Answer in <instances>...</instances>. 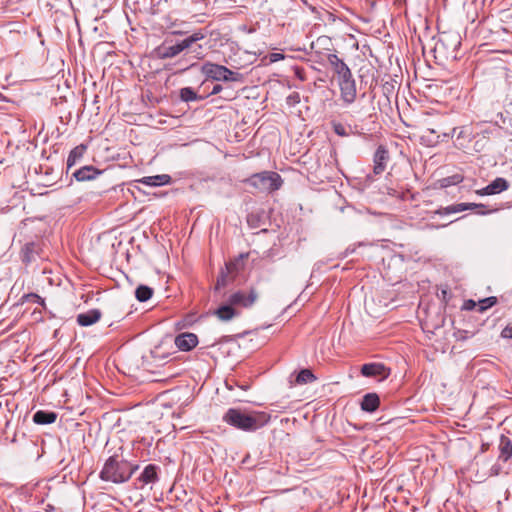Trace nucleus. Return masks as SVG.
<instances>
[{
	"label": "nucleus",
	"instance_id": "e433bc0d",
	"mask_svg": "<svg viewBox=\"0 0 512 512\" xmlns=\"http://www.w3.org/2000/svg\"><path fill=\"white\" fill-rule=\"evenodd\" d=\"M237 263L230 262L226 264V269L228 273L233 272L236 269Z\"/></svg>",
	"mask_w": 512,
	"mask_h": 512
},
{
	"label": "nucleus",
	"instance_id": "a878e982",
	"mask_svg": "<svg viewBox=\"0 0 512 512\" xmlns=\"http://www.w3.org/2000/svg\"><path fill=\"white\" fill-rule=\"evenodd\" d=\"M153 295V289L146 285H140L136 288L135 297L140 302L149 300Z\"/></svg>",
	"mask_w": 512,
	"mask_h": 512
},
{
	"label": "nucleus",
	"instance_id": "f257e3e1",
	"mask_svg": "<svg viewBox=\"0 0 512 512\" xmlns=\"http://www.w3.org/2000/svg\"><path fill=\"white\" fill-rule=\"evenodd\" d=\"M132 448L121 445L109 456L100 472L101 480H130L139 469V465L131 461Z\"/></svg>",
	"mask_w": 512,
	"mask_h": 512
},
{
	"label": "nucleus",
	"instance_id": "a19ab883",
	"mask_svg": "<svg viewBox=\"0 0 512 512\" xmlns=\"http://www.w3.org/2000/svg\"><path fill=\"white\" fill-rule=\"evenodd\" d=\"M176 482H173L172 484L168 485L169 493H173L175 489Z\"/></svg>",
	"mask_w": 512,
	"mask_h": 512
},
{
	"label": "nucleus",
	"instance_id": "f03ea898",
	"mask_svg": "<svg viewBox=\"0 0 512 512\" xmlns=\"http://www.w3.org/2000/svg\"><path fill=\"white\" fill-rule=\"evenodd\" d=\"M223 420L236 429L252 432L265 426L270 420V415L262 411L230 408L224 414Z\"/></svg>",
	"mask_w": 512,
	"mask_h": 512
},
{
	"label": "nucleus",
	"instance_id": "c9c22d12",
	"mask_svg": "<svg viewBox=\"0 0 512 512\" xmlns=\"http://www.w3.org/2000/svg\"><path fill=\"white\" fill-rule=\"evenodd\" d=\"M222 90H223L222 85L216 84V85L213 86L212 91L210 92V94L211 95H216V94L220 93Z\"/></svg>",
	"mask_w": 512,
	"mask_h": 512
},
{
	"label": "nucleus",
	"instance_id": "72a5a7b5",
	"mask_svg": "<svg viewBox=\"0 0 512 512\" xmlns=\"http://www.w3.org/2000/svg\"><path fill=\"white\" fill-rule=\"evenodd\" d=\"M226 277H227V275L222 273L221 276L217 279V283H216V286H215L216 290L220 289L221 286H225L226 285Z\"/></svg>",
	"mask_w": 512,
	"mask_h": 512
},
{
	"label": "nucleus",
	"instance_id": "4468645a",
	"mask_svg": "<svg viewBox=\"0 0 512 512\" xmlns=\"http://www.w3.org/2000/svg\"><path fill=\"white\" fill-rule=\"evenodd\" d=\"M198 338L193 333H182L175 338V345L181 351H189L196 347Z\"/></svg>",
	"mask_w": 512,
	"mask_h": 512
},
{
	"label": "nucleus",
	"instance_id": "9d476101",
	"mask_svg": "<svg viewBox=\"0 0 512 512\" xmlns=\"http://www.w3.org/2000/svg\"><path fill=\"white\" fill-rule=\"evenodd\" d=\"M41 246L38 242H27L21 249L20 257L23 263L30 264L40 257Z\"/></svg>",
	"mask_w": 512,
	"mask_h": 512
},
{
	"label": "nucleus",
	"instance_id": "20e7f679",
	"mask_svg": "<svg viewBox=\"0 0 512 512\" xmlns=\"http://www.w3.org/2000/svg\"><path fill=\"white\" fill-rule=\"evenodd\" d=\"M244 183L250 185L258 192L272 193L279 190L283 184L282 177L274 171H263L251 175L243 180Z\"/></svg>",
	"mask_w": 512,
	"mask_h": 512
},
{
	"label": "nucleus",
	"instance_id": "ddd939ff",
	"mask_svg": "<svg viewBox=\"0 0 512 512\" xmlns=\"http://www.w3.org/2000/svg\"><path fill=\"white\" fill-rule=\"evenodd\" d=\"M100 174H102V171L92 165L83 166L72 173L73 177L79 182L94 180Z\"/></svg>",
	"mask_w": 512,
	"mask_h": 512
},
{
	"label": "nucleus",
	"instance_id": "cd10ccee",
	"mask_svg": "<svg viewBox=\"0 0 512 512\" xmlns=\"http://www.w3.org/2000/svg\"><path fill=\"white\" fill-rule=\"evenodd\" d=\"M497 303V298L494 296L487 297L479 301V309L478 311L483 312L486 309L494 306Z\"/></svg>",
	"mask_w": 512,
	"mask_h": 512
},
{
	"label": "nucleus",
	"instance_id": "ea45409f",
	"mask_svg": "<svg viewBox=\"0 0 512 512\" xmlns=\"http://www.w3.org/2000/svg\"><path fill=\"white\" fill-rule=\"evenodd\" d=\"M471 306H475V303H474L472 300L468 301V302L465 304V308H466V309H471Z\"/></svg>",
	"mask_w": 512,
	"mask_h": 512
},
{
	"label": "nucleus",
	"instance_id": "58836bf2",
	"mask_svg": "<svg viewBox=\"0 0 512 512\" xmlns=\"http://www.w3.org/2000/svg\"><path fill=\"white\" fill-rule=\"evenodd\" d=\"M478 209H479L478 214H481V215H485V214H488V213H491V212H494L497 210V209H494V210H490V211H484V210H482L483 208H478Z\"/></svg>",
	"mask_w": 512,
	"mask_h": 512
},
{
	"label": "nucleus",
	"instance_id": "f704fd0d",
	"mask_svg": "<svg viewBox=\"0 0 512 512\" xmlns=\"http://www.w3.org/2000/svg\"><path fill=\"white\" fill-rule=\"evenodd\" d=\"M284 59V55L282 53H272L270 54V61L277 62Z\"/></svg>",
	"mask_w": 512,
	"mask_h": 512
},
{
	"label": "nucleus",
	"instance_id": "2eb2a0df",
	"mask_svg": "<svg viewBox=\"0 0 512 512\" xmlns=\"http://www.w3.org/2000/svg\"><path fill=\"white\" fill-rule=\"evenodd\" d=\"M101 311L98 309H91L85 313L77 315L76 321L80 326L87 327L95 324L101 318Z\"/></svg>",
	"mask_w": 512,
	"mask_h": 512
},
{
	"label": "nucleus",
	"instance_id": "1a4fd4ad",
	"mask_svg": "<svg viewBox=\"0 0 512 512\" xmlns=\"http://www.w3.org/2000/svg\"><path fill=\"white\" fill-rule=\"evenodd\" d=\"M509 182L502 177H497L490 184L476 191L480 196L499 194L509 188Z\"/></svg>",
	"mask_w": 512,
	"mask_h": 512
},
{
	"label": "nucleus",
	"instance_id": "79ce46f5",
	"mask_svg": "<svg viewBox=\"0 0 512 512\" xmlns=\"http://www.w3.org/2000/svg\"><path fill=\"white\" fill-rule=\"evenodd\" d=\"M182 494H183V497H181V496H180V495H178V494H176V495H175V497H176L177 499H179V500H184V498H185V496H186V491H185V490H183V491H182Z\"/></svg>",
	"mask_w": 512,
	"mask_h": 512
},
{
	"label": "nucleus",
	"instance_id": "c85d7f7f",
	"mask_svg": "<svg viewBox=\"0 0 512 512\" xmlns=\"http://www.w3.org/2000/svg\"><path fill=\"white\" fill-rule=\"evenodd\" d=\"M332 128L333 131L341 137H346L350 135V132L348 131L347 127L339 122H332Z\"/></svg>",
	"mask_w": 512,
	"mask_h": 512
},
{
	"label": "nucleus",
	"instance_id": "0eeeda50",
	"mask_svg": "<svg viewBox=\"0 0 512 512\" xmlns=\"http://www.w3.org/2000/svg\"><path fill=\"white\" fill-rule=\"evenodd\" d=\"M361 374L368 378H379L381 381L389 377L390 369L383 363L371 362L362 365Z\"/></svg>",
	"mask_w": 512,
	"mask_h": 512
},
{
	"label": "nucleus",
	"instance_id": "37998d69",
	"mask_svg": "<svg viewBox=\"0 0 512 512\" xmlns=\"http://www.w3.org/2000/svg\"><path fill=\"white\" fill-rule=\"evenodd\" d=\"M291 99H293L295 102L299 101V95L296 93L295 95L290 96Z\"/></svg>",
	"mask_w": 512,
	"mask_h": 512
},
{
	"label": "nucleus",
	"instance_id": "49530a36",
	"mask_svg": "<svg viewBox=\"0 0 512 512\" xmlns=\"http://www.w3.org/2000/svg\"><path fill=\"white\" fill-rule=\"evenodd\" d=\"M492 471L494 472V475H498V470L495 467H492Z\"/></svg>",
	"mask_w": 512,
	"mask_h": 512
},
{
	"label": "nucleus",
	"instance_id": "473e14b6",
	"mask_svg": "<svg viewBox=\"0 0 512 512\" xmlns=\"http://www.w3.org/2000/svg\"><path fill=\"white\" fill-rule=\"evenodd\" d=\"M501 337L505 339H512V322L508 323L501 331Z\"/></svg>",
	"mask_w": 512,
	"mask_h": 512
},
{
	"label": "nucleus",
	"instance_id": "393cba45",
	"mask_svg": "<svg viewBox=\"0 0 512 512\" xmlns=\"http://www.w3.org/2000/svg\"><path fill=\"white\" fill-rule=\"evenodd\" d=\"M159 467L155 464H148L136 480H156Z\"/></svg>",
	"mask_w": 512,
	"mask_h": 512
},
{
	"label": "nucleus",
	"instance_id": "4c0bfd02",
	"mask_svg": "<svg viewBox=\"0 0 512 512\" xmlns=\"http://www.w3.org/2000/svg\"><path fill=\"white\" fill-rule=\"evenodd\" d=\"M478 209H479L478 214H481V215H485V214H488V213H491V212H494L497 210V209H494V210H490V211H484V210H482L483 208H478Z\"/></svg>",
	"mask_w": 512,
	"mask_h": 512
},
{
	"label": "nucleus",
	"instance_id": "39448f33",
	"mask_svg": "<svg viewBox=\"0 0 512 512\" xmlns=\"http://www.w3.org/2000/svg\"><path fill=\"white\" fill-rule=\"evenodd\" d=\"M201 72L206 78L214 81L238 82L242 78L240 73L234 72L226 66L212 62L204 63L201 67Z\"/></svg>",
	"mask_w": 512,
	"mask_h": 512
},
{
	"label": "nucleus",
	"instance_id": "09e8293b",
	"mask_svg": "<svg viewBox=\"0 0 512 512\" xmlns=\"http://www.w3.org/2000/svg\"><path fill=\"white\" fill-rule=\"evenodd\" d=\"M476 145H477V147L483 148V145H480L479 141H476Z\"/></svg>",
	"mask_w": 512,
	"mask_h": 512
},
{
	"label": "nucleus",
	"instance_id": "b1692460",
	"mask_svg": "<svg viewBox=\"0 0 512 512\" xmlns=\"http://www.w3.org/2000/svg\"><path fill=\"white\" fill-rule=\"evenodd\" d=\"M180 99L183 102H192L202 100L203 97L199 96L191 87H183L179 91Z\"/></svg>",
	"mask_w": 512,
	"mask_h": 512
},
{
	"label": "nucleus",
	"instance_id": "a18cd8bd",
	"mask_svg": "<svg viewBox=\"0 0 512 512\" xmlns=\"http://www.w3.org/2000/svg\"><path fill=\"white\" fill-rule=\"evenodd\" d=\"M173 34H175V35H183L184 32L183 31H174Z\"/></svg>",
	"mask_w": 512,
	"mask_h": 512
},
{
	"label": "nucleus",
	"instance_id": "c03bdc74",
	"mask_svg": "<svg viewBox=\"0 0 512 512\" xmlns=\"http://www.w3.org/2000/svg\"><path fill=\"white\" fill-rule=\"evenodd\" d=\"M453 179H454V182H453L454 184L459 183L462 180V178L460 176H454Z\"/></svg>",
	"mask_w": 512,
	"mask_h": 512
},
{
	"label": "nucleus",
	"instance_id": "bb28decb",
	"mask_svg": "<svg viewBox=\"0 0 512 512\" xmlns=\"http://www.w3.org/2000/svg\"><path fill=\"white\" fill-rule=\"evenodd\" d=\"M315 380L316 376L310 369H302L296 377L297 384H308L314 382Z\"/></svg>",
	"mask_w": 512,
	"mask_h": 512
},
{
	"label": "nucleus",
	"instance_id": "8fccbe9b",
	"mask_svg": "<svg viewBox=\"0 0 512 512\" xmlns=\"http://www.w3.org/2000/svg\"><path fill=\"white\" fill-rule=\"evenodd\" d=\"M476 145H477V147L483 148V145H480L479 141H476Z\"/></svg>",
	"mask_w": 512,
	"mask_h": 512
},
{
	"label": "nucleus",
	"instance_id": "7ed1b4c3",
	"mask_svg": "<svg viewBox=\"0 0 512 512\" xmlns=\"http://www.w3.org/2000/svg\"><path fill=\"white\" fill-rule=\"evenodd\" d=\"M205 37L206 33L202 30H198L175 44L167 45V41H165L164 44L156 49V54L160 59H169L176 57L185 50H189L197 59H202L204 57L203 46L197 44V42L203 40Z\"/></svg>",
	"mask_w": 512,
	"mask_h": 512
},
{
	"label": "nucleus",
	"instance_id": "6ab92c4d",
	"mask_svg": "<svg viewBox=\"0 0 512 512\" xmlns=\"http://www.w3.org/2000/svg\"><path fill=\"white\" fill-rule=\"evenodd\" d=\"M485 206L483 204H476V203H459V204H453L450 206H447L445 208L439 209L436 213L442 215V214H453V213H459L468 209H474V208H484Z\"/></svg>",
	"mask_w": 512,
	"mask_h": 512
},
{
	"label": "nucleus",
	"instance_id": "c756f323",
	"mask_svg": "<svg viewBox=\"0 0 512 512\" xmlns=\"http://www.w3.org/2000/svg\"><path fill=\"white\" fill-rule=\"evenodd\" d=\"M445 41H450L451 44H453L454 49H457L460 46V44H461L460 36L458 34L444 35V37L440 40V42L442 44H444Z\"/></svg>",
	"mask_w": 512,
	"mask_h": 512
},
{
	"label": "nucleus",
	"instance_id": "f8f14e48",
	"mask_svg": "<svg viewBox=\"0 0 512 512\" xmlns=\"http://www.w3.org/2000/svg\"><path fill=\"white\" fill-rule=\"evenodd\" d=\"M452 137H455V143L458 148H467V143L471 141L472 129L469 126H462L452 129Z\"/></svg>",
	"mask_w": 512,
	"mask_h": 512
},
{
	"label": "nucleus",
	"instance_id": "f3484780",
	"mask_svg": "<svg viewBox=\"0 0 512 512\" xmlns=\"http://www.w3.org/2000/svg\"><path fill=\"white\" fill-rule=\"evenodd\" d=\"M137 182H139L143 185H146V186L158 187V186L170 184L171 176L168 174L146 176V177H143V178L137 180Z\"/></svg>",
	"mask_w": 512,
	"mask_h": 512
},
{
	"label": "nucleus",
	"instance_id": "2f4dec72",
	"mask_svg": "<svg viewBox=\"0 0 512 512\" xmlns=\"http://www.w3.org/2000/svg\"><path fill=\"white\" fill-rule=\"evenodd\" d=\"M293 71H294V75L301 81H305L306 80V73H305V69L300 67V66H295L293 68Z\"/></svg>",
	"mask_w": 512,
	"mask_h": 512
},
{
	"label": "nucleus",
	"instance_id": "5701e85b",
	"mask_svg": "<svg viewBox=\"0 0 512 512\" xmlns=\"http://www.w3.org/2000/svg\"><path fill=\"white\" fill-rule=\"evenodd\" d=\"M57 414L52 411L39 410L33 415V421L36 424L45 425L52 424L56 421Z\"/></svg>",
	"mask_w": 512,
	"mask_h": 512
},
{
	"label": "nucleus",
	"instance_id": "6e6552de",
	"mask_svg": "<svg viewBox=\"0 0 512 512\" xmlns=\"http://www.w3.org/2000/svg\"><path fill=\"white\" fill-rule=\"evenodd\" d=\"M389 158L390 157L387 148L383 145L378 146L373 156V172L376 175H379L385 171Z\"/></svg>",
	"mask_w": 512,
	"mask_h": 512
},
{
	"label": "nucleus",
	"instance_id": "4be33fe9",
	"mask_svg": "<svg viewBox=\"0 0 512 512\" xmlns=\"http://www.w3.org/2000/svg\"><path fill=\"white\" fill-rule=\"evenodd\" d=\"M87 150V146L84 144H80L73 148L67 158V169L69 170L73 166H75L84 156Z\"/></svg>",
	"mask_w": 512,
	"mask_h": 512
},
{
	"label": "nucleus",
	"instance_id": "a211bd4d",
	"mask_svg": "<svg viewBox=\"0 0 512 512\" xmlns=\"http://www.w3.org/2000/svg\"><path fill=\"white\" fill-rule=\"evenodd\" d=\"M380 405V398L377 393H367L361 401V409L365 412H375Z\"/></svg>",
	"mask_w": 512,
	"mask_h": 512
},
{
	"label": "nucleus",
	"instance_id": "dca6fc26",
	"mask_svg": "<svg viewBox=\"0 0 512 512\" xmlns=\"http://www.w3.org/2000/svg\"><path fill=\"white\" fill-rule=\"evenodd\" d=\"M217 318L223 322H227L238 316L240 313L228 301L226 304L220 305L214 312Z\"/></svg>",
	"mask_w": 512,
	"mask_h": 512
},
{
	"label": "nucleus",
	"instance_id": "de8ad7c7",
	"mask_svg": "<svg viewBox=\"0 0 512 512\" xmlns=\"http://www.w3.org/2000/svg\"><path fill=\"white\" fill-rule=\"evenodd\" d=\"M476 145H477V147L483 148V145H480L479 141H476Z\"/></svg>",
	"mask_w": 512,
	"mask_h": 512
},
{
	"label": "nucleus",
	"instance_id": "aec40b11",
	"mask_svg": "<svg viewBox=\"0 0 512 512\" xmlns=\"http://www.w3.org/2000/svg\"><path fill=\"white\" fill-rule=\"evenodd\" d=\"M499 459L504 462L512 457V441L508 436L502 435L499 441Z\"/></svg>",
	"mask_w": 512,
	"mask_h": 512
},
{
	"label": "nucleus",
	"instance_id": "9b49d317",
	"mask_svg": "<svg viewBox=\"0 0 512 512\" xmlns=\"http://www.w3.org/2000/svg\"><path fill=\"white\" fill-rule=\"evenodd\" d=\"M341 99L345 104H352L357 95L355 79H351L348 82L340 83L339 85Z\"/></svg>",
	"mask_w": 512,
	"mask_h": 512
},
{
	"label": "nucleus",
	"instance_id": "7c9ffc66",
	"mask_svg": "<svg viewBox=\"0 0 512 512\" xmlns=\"http://www.w3.org/2000/svg\"><path fill=\"white\" fill-rule=\"evenodd\" d=\"M336 78L339 86L340 83L348 82L349 80L353 79V75L351 70L349 69L347 72L341 73V75L337 76Z\"/></svg>",
	"mask_w": 512,
	"mask_h": 512
},
{
	"label": "nucleus",
	"instance_id": "412c9836",
	"mask_svg": "<svg viewBox=\"0 0 512 512\" xmlns=\"http://www.w3.org/2000/svg\"><path fill=\"white\" fill-rule=\"evenodd\" d=\"M327 61L331 66L333 72L335 73L336 77L341 75V73L347 72L350 69L348 65L336 54H329L327 57Z\"/></svg>",
	"mask_w": 512,
	"mask_h": 512
},
{
	"label": "nucleus",
	"instance_id": "423d86ee",
	"mask_svg": "<svg viewBox=\"0 0 512 512\" xmlns=\"http://www.w3.org/2000/svg\"><path fill=\"white\" fill-rule=\"evenodd\" d=\"M258 297L257 289L251 287L248 291L238 290L232 293L228 298V302L234 307L251 308L256 303Z\"/></svg>",
	"mask_w": 512,
	"mask_h": 512
}]
</instances>
